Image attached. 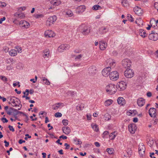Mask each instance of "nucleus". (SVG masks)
<instances>
[{"label": "nucleus", "instance_id": "1", "mask_svg": "<svg viewBox=\"0 0 158 158\" xmlns=\"http://www.w3.org/2000/svg\"><path fill=\"white\" fill-rule=\"evenodd\" d=\"M106 89L108 94H114L117 91L115 85L112 84L107 85L106 87Z\"/></svg>", "mask_w": 158, "mask_h": 158}, {"label": "nucleus", "instance_id": "2", "mask_svg": "<svg viewBox=\"0 0 158 158\" xmlns=\"http://www.w3.org/2000/svg\"><path fill=\"white\" fill-rule=\"evenodd\" d=\"M81 32L84 35L88 34L90 32V28L86 25L82 24L79 27Z\"/></svg>", "mask_w": 158, "mask_h": 158}, {"label": "nucleus", "instance_id": "3", "mask_svg": "<svg viewBox=\"0 0 158 158\" xmlns=\"http://www.w3.org/2000/svg\"><path fill=\"white\" fill-rule=\"evenodd\" d=\"M9 98L10 101L9 103H11L12 104V105L13 106L17 107L18 106L19 107L20 101L18 98L15 97H12L9 98Z\"/></svg>", "mask_w": 158, "mask_h": 158}, {"label": "nucleus", "instance_id": "4", "mask_svg": "<svg viewBox=\"0 0 158 158\" xmlns=\"http://www.w3.org/2000/svg\"><path fill=\"white\" fill-rule=\"evenodd\" d=\"M127 86V83L123 81H121L118 83L116 87L119 90L123 91Z\"/></svg>", "mask_w": 158, "mask_h": 158}, {"label": "nucleus", "instance_id": "5", "mask_svg": "<svg viewBox=\"0 0 158 158\" xmlns=\"http://www.w3.org/2000/svg\"><path fill=\"white\" fill-rule=\"evenodd\" d=\"M124 74L126 77L131 78L133 76L134 72L132 69H127L124 72Z\"/></svg>", "mask_w": 158, "mask_h": 158}, {"label": "nucleus", "instance_id": "6", "mask_svg": "<svg viewBox=\"0 0 158 158\" xmlns=\"http://www.w3.org/2000/svg\"><path fill=\"white\" fill-rule=\"evenodd\" d=\"M122 65L125 68L129 69L131 66V62L128 59H125L122 60Z\"/></svg>", "mask_w": 158, "mask_h": 158}, {"label": "nucleus", "instance_id": "7", "mask_svg": "<svg viewBox=\"0 0 158 158\" xmlns=\"http://www.w3.org/2000/svg\"><path fill=\"white\" fill-rule=\"evenodd\" d=\"M118 74L116 71H113L110 74V78L112 81H116L118 78Z\"/></svg>", "mask_w": 158, "mask_h": 158}, {"label": "nucleus", "instance_id": "8", "mask_svg": "<svg viewBox=\"0 0 158 158\" xmlns=\"http://www.w3.org/2000/svg\"><path fill=\"white\" fill-rule=\"evenodd\" d=\"M57 17L55 15L49 17L47 19L46 24L48 26H50L53 24V23L56 20Z\"/></svg>", "mask_w": 158, "mask_h": 158}, {"label": "nucleus", "instance_id": "9", "mask_svg": "<svg viewBox=\"0 0 158 158\" xmlns=\"http://www.w3.org/2000/svg\"><path fill=\"white\" fill-rule=\"evenodd\" d=\"M145 150V147L143 143L139 145V152L140 157H143L144 154Z\"/></svg>", "mask_w": 158, "mask_h": 158}, {"label": "nucleus", "instance_id": "10", "mask_svg": "<svg viewBox=\"0 0 158 158\" xmlns=\"http://www.w3.org/2000/svg\"><path fill=\"white\" fill-rule=\"evenodd\" d=\"M70 47L69 44H62L58 47L57 50L59 52H62L64 50L69 49Z\"/></svg>", "mask_w": 158, "mask_h": 158}, {"label": "nucleus", "instance_id": "11", "mask_svg": "<svg viewBox=\"0 0 158 158\" xmlns=\"http://www.w3.org/2000/svg\"><path fill=\"white\" fill-rule=\"evenodd\" d=\"M111 70L110 67H107L104 69L102 71V74L103 76L107 77L110 75V72Z\"/></svg>", "mask_w": 158, "mask_h": 158}, {"label": "nucleus", "instance_id": "12", "mask_svg": "<svg viewBox=\"0 0 158 158\" xmlns=\"http://www.w3.org/2000/svg\"><path fill=\"white\" fill-rule=\"evenodd\" d=\"M128 127L130 132L132 134L135 133L137 129V127L135 124H129Z\"/></svg>", "mask_w": 158, "mask_h": 158}, {"label": "nucleus", "instance_id": "13", "mask_svg": "<svg viewBox=\"0 0 158 158\" xmlns=\"http://www.w3.org/2000/svg\"><path fill=\"white\" fill-rule=\"evenodd\" d=\"M50 51L48 49L44 50L42 53L43 57L46 60H48L50 56Z\"/></svg>", "mask_w": 158, "mask_h": 158}, {"label": "nucleus", "instance_id": "14", "mask_svg": "<svg viewBox=\"0 0 158 158\" xmlns=\"http://www.w3.org/2000/svg\"><path fill=\"white\" fill-rule=\"evenodd\" d=\"M44 35L46 37H53L55 36L54 32L51 30H47L44 33Z\"/></svg>", "mask_w": 158, "mask_h": 158}, {"label": "nucleus", "instance_id": "15", "mask_svg": "<svg viewBox=\"0 0 158 158\" xmlns=\"http://www.w3.org/2000/svg\"><path fill=\"white\" fill-rule=\"evenodd\" d=\"M149 38L150 40L156 41L158 39V34L156 33H151L149 35Z\"/></svg>", "mask_w": 158, "mask_h": 158}, {"label": "nucleus", "instance_id": "16", "mask_svg": "<svg viewBox=\"0 0 158 158\" xmlns=\"http://www.w3.org/2000/svg\"><path fill=\"white\" fill-rule=\"evenodd\" d=\"M89 73L92 76H94L97 73V71L96 68L94 66H92L89 69Z\"/></svg>", "mask_w": 158, "mask_h": 158}, {"label": "nucleus", "instance_id": "17", "mask_svg": "<svg viewBox=\"0 0 158 158\" xmlns=\"http://www.w3.org/2000/svg\"><path fill=\"white\" fill-rule=\"evenodd\" d=\"M107 31V29L106 27H101L99 28L98 31L97 32V34L99 35L106 33Z\"/></svg>", "mask_w": 158, "mask_h": 158}, {"label": "nucleus", "instance_id": "18", "mask_svg": "<svg viewBox=\"0 0 158 158\" xmlns=\"http://www.w3.org/2000/svg\"><path fill=\"white\" fill-rule=\"evenodd\" d=\"M134 12L138 15H142L143 13L142 9L138 6H136L134 8Z\"/></svg>", "mask_w": 158, "mask_h": 158}, {"label": "nucleus", "instance_id": "19", "mask_svg": "<svg viewBox=\"0 0 158 158\" xmlns=\"http://www.w3.org/2000/svg\"><path fill=\"white\" fill-rule=\"evenodd\" d=\"M117 102L118 104L121 106H123L126 103L125 99L122 97H119L117 100Z\"/></svg>", "mask_w": 158, "mask_h": 158}, {"label": "nucleus", "instance_id": "20", "mask_svg": "<svg viewBox=\"0 0 158 158\" xmlns=\"http://www.w3.org/2000/svg\"><path fill=\"white\" fill-rule=\"evenodd\" d=\"M149 114L151 117H155L156 116V110L154 108H151L149 110Z\"/></svg>", "mask_w": 158, "mask_h": 158}, {"label": "nucleus", "instance_id": "21", "mask_svg": "<svg viewBox=\"0 0 158 158\" xmlns=\"http://www.w3.org/2000/svg\"><path fill=\"white\" fill-rule=\"evenodd\" d=\"M20 25H22V27L26 28H28L30 26V24L25 20H22L19 22Z\"/></svg>", "mask_w": 158, "mask_h": 158}, {"label": "nucleus", "instance_id": "22", "mask_svg": "<svg viewBox=\"0 0 158 158\" xmlns=\"http://www.w3.org/2000/svg\"><path fill=\"white\" fill-rule=\"evenodd\" d=\"M137 102L139 106H142L145 104V100L143 98H140L137 100Z\"/></svg>", "mask_w": 158, "mask_h": 158}, {"label": "nucleus", "instance_id": "23", "mask_svg": "<svg viewBox=\"0 0 158 158\" xmlns=\"http://www.w3.org/2000/svg\"><path fill=\"white\" fill-rule=\"evenodd\" d=\"M107 47V44L104 41L100 42L99 43L100 48L102 50H104Z\"/></svg>", "mask_w": 158, "mask_h": 158}, {"label": "nucleus", "instance_id": "24", "mask_svg": "<svg viewBox=\"0 0 158 158\" xmlns=\"http://www.w3.org/2000/svg\"><path fill=\"white\" fill-rule=\"evenodd\" d=\"M76 94V92L73 91H69L65 92L64 94L65 97H67L68 96L73 97Z\"/></svg>", "mask_w": 158, "mask_h": 158}, {"label": "nucleus", "instance_id": "25", "mask_svg": "<svg viewBox=\"0 0 158 158\" xmlns=\"http://www.w3.org/2000/svg\"><path fill=\"white\" fill-rule=\"evenodd\" d=\"M62 130L64 133L66 135L69 134L71 131L70 128L68 127H64L62 128Z\"/></svg>", "mask_w": 158, "mask_h": 158}, {"label": "nucleus", "instance_id": "26", "mask_svg": "<svg viewBox=\"0 0 158 158\" xmlns=\"http://www.w3.org/2000/svg\"><path fill=\"white\" fill-rule=\"evenodd\" d=\"M50 3L53 5L58 6L61 3V2L60 0H53L51 1Z\"/></svg>", "mask_w": 158, "mask_h": 158}, {"label": "nucleus", "instance_id": "27", "mask_svg": "<svg viewBox=\"0 0 158 158\" xmlns=\"http://www.w3.org/2000/svg\"><path fill=\"white\" fill-rule=\"evenodd\" d=\"M84 56V54L82 53L81 54L78 55H74L73 57H74L75 59L76 60H81V58Z\"/></svg>", "mask_w": 158, "mask_h": 158}, {"label": "nucleus", "instance_id": "28", "mask_svg": "<svg viewBox=\"0 0 158 158\" xmlns=\"http://www.w3.org/2000/svg\"><path fill=\"white\" fill-rule=\"evenodd\" d=\"M14 15L16 17L18 18L22 19L25 17V15L23 14L22 13H19L18 12L15 13L14 14Z\"/></svg>", "mask_w": 158, "mask_h": 158}, {"label": "nucleus", "instance_id": "29", "mask_svg": "<svg viewBox=\"0 0 158 158\" xmlns=\"http://www.w3.org/2000/svg\"><path fill=\"white\" fill-rule=\"evenodd\" d=\"M139 35L143 38H144L147 36L145 31L143 29L139 30Z\"/></svg>", "mask_w": 158, "mask_h": 158}, {"label": "nucleus", "instance_id": "30", "mask_svg": "<svg viewBox=\"0 0 158 158\" xmlns=\"http://www.w3.org/2000/svg\"><path fill=\"white\" fill-rule=\"evenodd\" d=\"M9 54L11 56H15L17 55V51L14 49L11 50L9 52Z\"/></svg>", "mask_w": 158, "mask_h": 158}, {"label": "nucleus", "instance_id": "31", "mask_svg": "<svg viewBox=\"0 0 158 158\" xmlns=\"http://www.w3.org/2000/svg\"><path fill=\"white\" fill-rule=\"evenodd\" d=\"M91 126L95 131L98 132L99 131L98 126L96 124L94 123H92L91 124Z\"/></svg>", "mask_w": 158, "mask_h": 158}, {"label": "nucleus", "instance_id": "32", "mask_svg": "<svg viewBox=\"0 0 158 158\" xmlns=\"http://www.w3.org/2000/svg\"><path fill=\"white\" fill-rule=\"evenodd\" d=\"M108 62H109V64L110 67H114L115 65V62L114 60L109 59Z\"/></svg>", "mask_w": 158, "mask_h": 158}, {"label": "nucleus", "instance_id": "33", "mask_svg": "<svg viewBox=\"0 0 158 158\" xmlns=\"http://www.w3.org/2000/svg\"><path fill=\"white\" fill-rule=\"evenodd\" d=\"M113 102V101L111 99H108L106 100L105 102V105L106 106H108L111 105L112 104Z\"/></svg>", "mask_w": 158, "mask_h": 158}, {"label": "nucleus", "instance_id": "34", "mask_svg": "<svg viewBox=\"0 0 158 158\" xmlns=\"http://www.w3.org/2000/svg\"><path fill=\"white\" fill-rule=\"evenodd\" d=\"M85 9V6L84 5H81L79 6L77 9L79 10V12H83Z\"/></svg>", "mask_w": 158, "mask_h": 158}, {"label": "nucleus", "instance_id": "35", "mask_svg": "<svg viewBox=\"0 0 158 158\" xmlns=\"http://www.w3.org/2000/svg\"><path fill=\"white\" fill-rule=\"evenodd\" d=\"M42 81H43V83L46 85H49L50 84L49 81L45 77L43 78Z\"/></svg>", "mask_w": 158, "mask_h": 158}, {"label": "nucleus", "instance_id": "36", "mask_svg": "<svg viewBox=\"0 0 158 158\" xmlns=\"http://www.w3.org/2000/svg\"><path fill=\"white\" fill-rule=\"evenodd\" d=\"M122 3L123 6L124 7H127L129 5L128 1L127 0H123Z\"/></svg>", "mask_w": 158, "mask_h": 158}, {"label": "nucleus", "instance_id": "37", "mask_svg": "<svg viewBox=\"0 0 158 158\" xmlns=\"http://www.w3.org/2000/svg\"><path fill=\"white\" fill-rule=\"evenodd\" d=\"M116 132L114 131L111 133L109 135L110 138V139L113 140L116 137Z\"/></svg>", "mask_w": 158, "mask_h": 158}, {"label": "nucleus", "instance_id": "38", "mask_svg": "<svg viewBox=\"0 0 158 158\" xmlns=\"http://www.w3.org/2000/svg\"><path fill=\"white\" fill-rule=\"evenodd\" d=\"M106 151L110 155L113 154L114 152V150L112 148H107L106 149Z\"/></svg>", "mask_w": 158, "mask_h": 158}, {"label": "nucleus", "instance_id": "39", "mask_svg": "<svg viewBox=\"0 0 158 158\" xmlns=\"http://www.w3.org/2000/svg\"><path fill=\"white\" fill-rule=\"evenodd\" d=\"M131 152H129V153L128 152H126L125 153L124 152V156L125 158H129L131 156Z\"/></svg>", "mask_w": 158, "mask_h": 158}, {"label": "nucleus", "instance_id": "40", "mask_svg": "<svg viewBox=\"0 0 158 158\" xmlns=\"http://www.w3.org/2000/svg\"><path fill=\"white\" fill-rule=\"evenodd\" d=\"M101 7L99 5H96L92 7V9L93 10H97L98 9H101Z\"/></svg>", "mask_w": 158, "mask_h": 158}, {"label": "nucleus", "instance_id": "41", "mask_svg": "<svg viewBox=\"0 0 158 158\" xmlns=\"http://www.w3.org/2000/svg\"><path fill=\"white\" fill-rule=\"evenodd\" d=\"M127 17L129 21L131 22H132L134 21L133 18L131 15L128 14L127 15Z\"/></svg>", "mask_w": 158, "mask_h": 158}, {"label": "nucleus", "instance_id": "42", "mask_svg": "<svg viewBox=\"0 0 158 158\" xmlns=\"http://www.w3.org/2000/svg\"><path fill=\"white\" fill-rule=\"evenodd\" d=\"M67 15H68L69 17H71L73 15V14L72 11L69 10H68L66 13Z\"/></svg>", "mask_w": 158, "mask_h": 158}, {"label": "nucleus", "instance_id": "43", "mask_svg": "<svg viewBox=\"0 0 158 158\" xmlns=\"http://www.w3.org/2000/svg\"><path fill=\"white\" fill-rule=\"evenodd\" d=\"M62 104V103H58L56 104V106L53 108V109L54 110H55L57 109L59 107L60 105H61Z\"/></svg>", "mask_w": 158, "mask_h": 158}, {"label": "nucleus", "instance_id": "44", "mask_svg": "<svg viewBox=\"0 0 158 158\" xmlns=\"http://www.w3.org/2000/svg\"><path fill=\"white\" fill-rule=\"evenodd\" d=\"M14 109L13 108H10L9 110L6 111L7 114L9 115L11 114L12 111Z\"/></svg>", "mask_w": 158, "mask_h": 158}, {"label": "nucleus", "instance_id": "45", "mask_svg": "<svg viewBox=\"0 0 158 158\" xmlns=\"http://www.w3.org/2000/svg\"><path fill=\"white\" fill-rule=\"evenodd\" d=\"M68 122L67 120L63 119L62 120V123L64 125L67 126L68 124Z\"/></svg>", "mask_w": 158, "mask_h": 158}, {"label": "nucleus", "instance_id": "46", "mask_svg": "<svg viewBox=\"0 0 158 158\" xmlns=\"http://www.w3.org/2000/svg\"><path fill=\"white\" fill-rule=\"evenodd\" d=\"M44 15L42 14H36L35 15V17L36 19L41 18L43 17Z\"/></svg>", "mask_w": 158, "mask_h": 158}, {"label": "nucleus", "instance_id": "47", "mask_svg": "<svg viewBox=\"0 0 158 158\" xmlns=\"http://www.w3.org/2000/svg\"><path fill=\"white\" fill-rule=\"evenodd\" d=\"M62 114L60 112L56 113L54 115L56 117H60L62 116Z\"/></svg>", "mask_w": 158, "mask_h": 158}, {"label": "nucleus", "instance_id": "48", "mask_svg": "<svg viewBox=\"0 0 158 158\" xmlns=\"http://www.w3.org/2000/svg\"><path fill=\"white\" fill-rule=\"evenodd\" d=\"M153 143H154V142L152 140H149V141H148V144L150 147H151L153 144Z\"/></svg>", "mask_w": 158, "mask_h": 158}, {"label": "nucleus", "instance_id": "49", "mask_svg": "<svg viewBox=\"0 0 158 158\" xmlns=\"http://www.w3.org/2000/svg\"><path fill=\"white\" fill-rule=\"evenodd\" d=\"M1 77V79L3 81H7V78L4 76H1L0 77Z\"/></svg>", "mask_w": 158, "mask_h": 158}, {"label": "nucleus", "instance_id": "50", "mask_svg": "<svg viewBox=\"0 0 158 158\" xmlns=\"http://www.w3.org/2000/svg\"><path fill=\"white\" fill-rule=\"evenodd\" d=\"M6 6V3L0 2V6L2 7H5Z\"/></svg>", "mask_w": 158, "mask_h": 158}, {"label": "nucleus", "instance_id": "51", "mask_svg": "<svg viewBox=\"0 0 158 158\" xmlns=\"http://www.w3.org/2000/svg\"><path fill=\"white\" fill-rule=\"evenodd\" d=\"M1 120L3 123H7L8 122V120L4 117L2 118H1Z\"/></svg>", "mask_w": 158, "mask_h": 158}, {"label": "nucleus", "instance_id": "52", "mask_svg": "<svg viewBox=\"0 0 158 158\" xmlns=\"http://www.w3.org/2000/svg\"><path fill=\"white\" fill-rule=\"evenodd\" d=\"M108 134L109 132L108 131H105L103 133L102 137L104 138H105L106 136V135H108Z\"/></svg>", "mask_w": 158, "mask_h": 158}, {"label": "nucleus", "instance_id": "53", "mask_svg": "<svg viewBox=\"0 0 158 158\" xmlns=\"http://www.w3.org/2000/svg\"><path fill=\"white\" fill-rule=\"evenodd\" d=\"M16 48L17 49V51H18L19 53H21L22 52V48L21 47H18Z\"/></svg>", "mask_w": 158, "mask_h": 158}, {"label": "nucleus", "instance_id": "54", "mask_svg": "<svg viewBox=\"0 0 158 158\" xmlns=\"http://www.w3.org/2000/svg\"><path fill=\"white\" fill-rule=\"evenodd\" d=\"M8 128H9L10 131H11L12 132H14L15 131V129L13 128V126L10 125H9L8 126Z\"/></svg>", "mask_w": 158, "mask_h": 158}, {"label": "nucleus", "instance_id": "55", "mask_svg": "<svg viewBox=\"0 0 158 158\" xmlns=\"http://www.w3.org/2000/svg\"><path fill=\"white\" fill-rule=\"evenodd\" d=\"M26 8V7L25 6H23V7H20L18 9V11H19V10H21V11L23 10H25Z\"/></svg>", "mask_w": 158, "mask_h": 158}, {"label": "nucleus", "instance_id": "56", "mask_svg": "<svg viewBox=\"0 0 158 158\" xmlns=\"http://www.w3.org/2000/svg\"><path fill=\"white\" fill-rule=\"evenodd\" d=\"M64 145L66 147L65 149H67L69 148L70 145L69 144H68L67 143H65Z\"/></svg>", "mask_w": 158, "mask_h": 158}, {"label": "nucleus", "instance_id": "57", "mask_svg": "<svg viewBox=\"0 0 158 158\" xmlns=\"http://www.w3.org/2000/svg\"><path fill=\"white\" fill-rule=\"evenodd\" d=\"M59 138H62L63 139H67V137L65 136H64V135H62L60 136Z\"/></svg>", "mask_w": 158, "mask_h": 158}, {"label": "nucleus", "instance_id": "58", "mask_svg": "<svg viewBox=\"0 0 158 158\" xmlns=\"http://www.w3.org/2000/svg\"><path fill=\"white\" fill-rule=\"evenodd\" d=\"M6 19V18L5 17H3L2 18H1L0 19V24L2 23V22L4 21Z\"/></svg>", "mask_w": 158, "mask_h": 158}, {"label": "nucleus", "instance_id": "59", "mask_svg": "<svg viewBox=\"0 0 158 158\" xmlns=\"http://www.w3.org/2000/svg\"><path fill=\"white\" fill-rule=\"evenodd\" d=\"M4 143H5V146L6 147H7L9 146V143L8 142H7L6 140H5Z\"/></svg>", "mask_w": 158, "mask_h": 158}, {"label": "nucleus", "instance_id": "60", "mask_svg": "<svg viewBox=\"0 0 158 158\" xmlns=\"http://www.w3.org/2000/svg\"><path fill=\"white\" fill-rule=\"evenodd\" d=\"M25 141L24 140H23L22 139H20L19 140V144H22V143H25Z\"/></svg>", "mask_w": 158, "mask_h": 158}, {"label": "nucleus", "instance_id": "61", "mask_svg": "<svg viewBox=\"0 0 158 158\" xmlns=\"http://www.w3.org/2000/svg\"><path fill=\"white\" fill-rule=\"evenodd\" d=\"M94 144L97 147H99L100 146V143L98 142H95Z\"/></svg>", "mask_w": 158, "mask_h": 158}, {"label": "nucleus", "instance_id": "62", "mask_svg": "<svg viewBox=\"0 0 158 158\" xmlns=\"http://www.w3.org/2000/svg\"><path fill=\"white\" fill-rule=\"evenodd\" d=\"M4 49L5 51V52H8V50H9V48L7 47H5L4 48Z\"/></svg>", "mask_w": 158, "mask_h": 158}, {"label": "nucleus", "instance_id": "63", "mask_svg": "<svg viewBox=\"0 0 158 158\" xmlns=\"http://www.w3.org/2000/svg\"><path fill=\"white\" fill-rule=\"evenodd\" d=\"M138 121V119L137 118H135L133 119V122L135 123H137Z\"/></svg>", "mask_w": 158, "mask_h": 158}, {"label": "nucleus", "instance_id": "64", "mask_svg": "<svg viewBox=\"0 0 158 158\" xmlns=\"http://www.w3.org/2000/svg\"><path fill=\"white\" fill-rule=\"evenodd\" d=\"M87 118L88 120H90L91 119V115H90L87 114L86 115Z\"/></svg>", "mask_w": 158, "mask_h": 158}]
</instances>
